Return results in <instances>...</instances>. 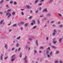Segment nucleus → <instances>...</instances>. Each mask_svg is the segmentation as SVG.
Listing matches in <instances>:
<instances>
[{
  "mask_svg": "<svg viewBox=\"0 0 63 63\" xmlns=\"http://www.w3.org/2000/svg\"><path fill=\"white\" fill-rule=\"evenodd\" d=\"M27 59V56H26L25 57V58H24V60H25V63H27V60H26Z\"/></svg>",
  "mask_w": 63,
  "mask_h": 63,
  "instance_id": "nucleus-3",
  "label": "nucleus"
},
{
  "mask_svg": "<svg viewBox=\"0 0 63 63\" xmlns=\"http://www.w3.org/2000/svg\"><path fill=\"white\" fill-rule=\"evenodd\" d=\"M48 37H47L46 38V40H48Z\"/></svg>",
  "mask_w": 63,
  "mask_h": 63,
  "instance_id": "nucleus-62",
  "label": "nucleus"
},
{
  "mask_svg": "<svg viewBox=\"0 0 63 63\" xmlns=\"http://www.w3.org/2000/svg\"><path fill=\"white\" fill-rule=\"evenodd\" d=\"M47 49H49V50H50V47H48V48H47Z\"/></svg>",
  "mask_w": 63,
  "mask_h": 63,
  "instance_id": "nucleus-44",
  "label": "nucleus"
},
{
  "mask_svg": "<svg viewBox=\"0 0 63 63\" xmlns=\"http://www.w3.org/2000/svg\"><path fill=\"white\" fill-rule=\"evenodd\" d=\"M10 22V23H9L8 24V26H10V25H11V22Z\"/></svg>",
  "mask_w": 63,
  "mask_h": 63,
  "instance_id": "nucleus-51",
  "label": "nucleus"
},
{
  "mask_svg": "<svg viewBox=\"0 0 63 63\" xmlns=\"http://www.w3.org/2000/svg\"><path fill=\"white\" fill-rule=\"evenodd\" d=\"M32 22L34 24H35V20H32Z\"/></svg>",
  "mask_w": 63,
  "mask_h": 63,
  "instance_id": "nucleus-22",
  "label": "nucleus"
},
{
  "mask_svg": "<svg viewBox=\"0 0 63 63\" xmlns=\"http://www.w3.org/2000/svg\"><path fill=\"white\" fill-rule=\"evenodd\" d=\"M3 54H1V56L0 57V60H3Z\"/></svg>",
  "mask_w": 63,
  "mask_h": 63,
  "instance_id": "nucleus-5",
  "label": "nucleus"
},
{
  "mask_svg": "<svg viewBox=\"0 0 63 63\" xmlns=\"http://www.w3.org/2000/svg\"><path fill=\"white\" fill-rule=\"evenodd\" d=\"M47 56L48 57V58H49V57H50V56L48 54L47 55Z\"/></svg>",
  "mask_w": 63,
  "mask_h": 63,
  "instance_id": "nucleus-45",
  "label": "nucleus"
},
{
  "mask_svg": "<svg viewBox=\"0 0 63 63\" xmlns=\"http://www.w3.org/2000/svg\"><path fill=\"white\" fill-rule=\"evenodd\" d=\"M37 24H40V22H39V20H38L37 21Z\"/></svg>",
  "mask_w": 63,
  "mask_h": 63,
  "instance_id": "nucleus-35",
  "label": "nucleus"
},
{
  "mask_svg": "<svg viewBox=\"0 0 63 63\" xmlns=\"http://www.w3.org/2000/svg\"><path fill=\"white\" fill-rule=\"evenodd\" d=\"M44 1V0H40V2H43Z\"/></svg>",
  "mask_w": 63,
  "mask_h": 63,
  "instance_id": "nucleus-56",
  "label": "nucleus"
},
{
  "mask_svg": "<svg viewBox=\"0 0 63 63\" xmlns=\"http://www.w3.org/2000/svg\"><path fill=\"white\" fill-rule=\"evenodd\" d=\"M29 47V46L27 45V46H26V47H25V48H26V49H27L28 48V47Z\"/></svg>",
  "mask_w": 63,
  "mask_h": 63,
  "instance_id": "nucleus-13",
  "label": "nucleus"
},
{
  "mask_svg": "<svg viewBox=\"0 0 63 63\" xmlns=\"http://www.w3.org/2000/svg\"><path fill=\"white\" fill-rule=\"evenodd\" d=\"M21 49V48L20 47H19L18 49V50H17V51H18V52H19V51H20V50Z\"/></svg>",
  "mask_w": 63,
  "mask_h": 63,
  "instance_id": "nucleus-17",
  "label": "nucleus"
},
{
  "mask_svg": "<svg viewBox=\"0 0 63 63\" xmlns=\"http://www.w3.org/2000/svg\"><path fill=\"white\" fill-rule=\"evenodd\" d=\"M33 23H31V25H33Z\"/></svg>",
  "mask_w": 63,
  "mask_h": 63,
  "instance_id": "nucleus-55",
  "label": "nucleus"
},
{
  "mask_svg": "<svg viewBox=\"0 0 63 63\" xmlns=\"http://www.w3.org/2000/svg\"><path fill=\"white\" fill-rule=\"evenodd\" d=\"M13 25L14 27H16L17 26V24L16 23L15 24Z\"/></svg>",
  "mask_w": 63,
  "mask_h": 63,
  "instance_id": "nucleus-9",
  "label": "nucleus"
},
{
  "mask_svg": "<svg viewBox=\"0 0 63 63\" xmlns=\"http://www.w3.org/2000/svg\"><path fill=\"white\" fill-rule=\"evenodd\" d=\"M55 33H56V30H54L53 32L52 33L53 36L55 35Z\"/></svg>",
  "mask_w": 63,
  "mask_h": 63,
  "instance_id": "nucleus-4",
  "label": "nucleus"
},
{
  "mask_svg": "<svg viewBox=\"0 0 63 63\" xmlns=\"http://www.w3.org/2000/svg\"><path fill=\"white\" fill-rule=\"evenodd\" d=\"M19 45V44H18V43H17L16 44V47H18Z\"/></svg>",
  "mask_w": 63,
  "mask_h": 63,
  "instance_id": "nucleus-11",
  "label": "nucleus"
},
{
  "mask_svg": "<svg viewBox=\"0 0 63 63\" xmlns=\"http://www.w3.org/2000/svg\"><path fill=\"white\" fill-rule=\"evenodd\" d=\"M25 25L26 26H27V25H28V23H27L26 24H25Z\"/></svg>",
  "mask_w": 63,
  "mask_h": 63,
  "instance_id": "nucleus-37",
  "label": "nucleus"
},
{
  "mask_svg": "<svg viewBox=\"0 0 63 63\" xmlns=\"http://www.w3.org/2000/svg\"><path fill=\"white\" fill-rule=\"evenodd\" d=\"M32 16H30L29 17V18L30 19H31V18H32Z\"/></svg>",
  "mask_w": 63,
  "mask_h": 63,
  "instance_id": "nucleus-60",
  "label": "nucleus"
},
{
  "mask_svg": "<svg viewBox=\"0 0 63 63\" xmlns=\"http://www.w3.org/2000/svg\"><path fill=\"white\" fill-rule=\"evenodd\" d=\"M59 53V51H57L56 52V54H58Z\"/></svg>",
  "mask_w": 63,
  "mask_h": 63,
  "instance_id": "nucleus-23",
  "label": "nucleus"
},
{
  "mask_svg": "<svg viewBox=\"0 0 63 63\" xmlns=\"http://www.w3.org/2000/svg\"><path fill=\"white\" fill-rule=\"evenodd\" d=\"M21 14L22 15H24V13L23 12H22L21 13Z\"/></svg>",
  "mask_w": 63,
  "mask_h": 63,
  "instance_id": "nucleus-31",
  "label": "nucleus"
},
{
  "mask_svg": "<svg viewBox=\"0 0 63 63\" xmlns=\"http://www.w3.org/2000/svg\"><path fill=\"white\" fill-rule=\"evenodd\" d=\"M5 47L6 48V49H7V48H8V47L7 46V45L5 44Z\"/></svg>",
  "mask_w": 63,
  "mask_h": 63,
  "instance_id": "nucleus-14",
  "label": "nucleus"
},
{
  "mask_svg": "<svg viewBox=\"0 0 63 63\" xmlns=\"http://www.w3.org/2000/svg\"><path fill=\"white\" fill-rule=\"evenodd\" d=\"M62 38H60L59 40V42H61L62 41Z\"/></svg>",
  "mask_w": 63,
  "mask_h": 63,
  "instance_id": "nucleus-18",
  "label": "nucleus"
},
{
  "mask_svg": "<svg viewBox=\"0 0 63 63\" xmlns=\"http://www.w3.org/2000/svg\"><path fill=\"white\" fill-rule=\"evenodd\" d=\"M22 53L20 52V58H21V57L22 56Z\"/></svg>",
  "mask_w": 63,
  "mask_h": 63,
  "instance_id": "nucleus-12",
  "label": "nucleus"
},
{
  "mask_svg": "<svg viewBox=\"0 0 63 63\" xmlns=\"http://www.w3.org/2000/svg\"><path fill=\"white\" fill-rule=\"evenodd\" d=\"M3 21H4V20H1L0 22V24H2V23L3 22Z\"/></svg>",
  "mask_w": 63,
  "mask_h": 63,
  "instance_id": "nucleus-15",
  "label": "nucleus"
},
{
  "mask_svg": "<svg viewBox=\"0 0 63 63\" xmlns=\"http://www.w3.org/2000/svg\"><path fill=\"white\" fill-rule=\"evenodd\" d=\"M15 49V48H12V49L11 50H14V49Z\"/></svg>",
  "mask_w": 63,
  "mask_h": 63,
  "instance_id": "nucleus-49",
  "label": "nucleus"
},
{
  "mask_svg": "<svg viewBox=\"0 0 63 63\" xmlns=\"http://www.w3.org/2000/svg\"><path fill=\"white\" fill-rule=\"evenodd\" d=\"M12 11V10H11V9H8L7 10V11H8V12H10V11Z\"/></svg>",
  "mask_w": 63,
  "mask_h": 63,
  "instance_id": "nucleus-25",
  "label": "nucleus"
},
{
  "mask_svg": "<svg viewBox=\"0 0 63 63\" xmlns=\"http://www.w3.org/2000/svg\"><path fill=\"white\" fill-rule=\"evenodd\" d=\"M47 25H45L44 26V27H47Z\"/></svg>",
  "mask_w": 63,
  "mask_h": 63,
  "instance_id": "nucleus-58",
  "label": "nucleus"
},
{
  "mask_svg": "<svg viewBox=\"0 0 63 63\" xmlns=\"http://www.w3.org/2000/svg\"><path fill=\"white\" fill-rule=\"evenodd\" d=\"M29 40L30 41H32V40L33 39L31 38H30Z\"/></svg>",
  "mask_w": 63,
  "mask_h": 63,
  "instance_id": "nucleus-46",
  "label": "nucleus"
},
{
  "mask_svg": "<svg viewBox=\"0 0 63 63\" xmlns=\"http://www.w3.org/2000/svg\"><path fill=\"white\" fill-rule=\"evenodd\" d=\"M52 52H51L49 53V54H50V55H52Z\"/></svg>",
  "mask_w": 63,
  "mask_h": 63,
  "instance_id": "nucleus-36",
  "label": "nucleus"
},
{
  "mask_svg": "<svg viewBox=\"0 0 63 63\" xmlns=\"http://www.w3.org/2000/svg\"><path fill=\"white\" fill-rule=\"evenodd\" d=\"M39 53H41V52H42V51H41V50H40L39 51Z\"/></svg>",
  "mask_w": 63,
  "mask_h": 63,
  "instance_id": "nucleus-63",
  "label": "nucleus"
},
{
  "mask_svg": "<svg viewBox=\"0 0 63 63\" xmlns=\"http://www.w3.org/2000/svg\"><path fill=\"white\" fill-rule=\"evenodd\" d=\"M30 37L32 38H34V37L33 36H31Z\"/></svg>",
  "mask_w": 63,
  "mask_h": 63,
  "instance_id": "nucleus-32",
  "label": "nucleus"
},
{
  "mask_svg": "<svg viewBox=\"0 0 63 63\" xmlns=\"http://www.w3.org/2000/svg\"><path fill=\"white\" fill-rule=\"evenodd\" d=\"M12 29H10L9 31V32H11V31H12Z\"/></svg>",
  "mask_w": 63,
  "mask_h": 63,
  "instance_id": "nucleus-61",
  "label": "nucleus"
},
{
  "mask_svg": "<svg viewBox=\"0 0 63 63\" xmlns=\"http://www.w3.org/2000/svg\"><path fill=\"white\" fill-rule=\"evenodd\" d=\"M47 8H45L43 10V12H47Z\"/></svg>",
  "mask_w": 63,
  "mask_h": 63,
  "instance_id": "nucleus-6",
  "label": "nucleus"
},
{
  "mask_svg": "<svg viewBox=\"0 0 63 63\" xmlns=\"http://www.w3.org/2000/svg\"><path fill=\"white\" fill-rule=\"evenodd\" d=\"M37 52V51L36 50H35L34 51V53H35V54H36Z\"/></svg>",
  "mask_w": 63,
  "mask_h": 63,
  "instance_id": "nucleus-20",
  "label": "nucleus"
},
{
  "mask_svg": "<svg viewBox=\"0 0 63 63\" xmlns=\"http://www.w3.org/2000/svg\"><path fill=\"white\" fill-rule=\"evenodd\" d=\"M20 38V36L19 37H17L16 38V40H18V39H19Z\"/></svg>",
  "mask_w": 63,
  "mask_h": 63,
  "instance_id": "nucleus-27",
  "label": "nucleus"
},
{
  "mask_svg": "<svg viewBox=\"0 0 63 63\" xmlns=\"http://www.w3.org/2000/svg\"><path fill=\"white\" fill-rule=\"evenodd\" d=\"M38 12V10H37L35 11V13H37Z\"/></svg>",
  "mask_w": 63,
  "mask_h": 63,
  "instance_id": "nucleus-50",
  "label": "nucleus"
},
{
  "mask_svg": "<svg viewBox=\"0 0 63 63\" xmlns=\"http://www.w3.org/2000/svg\"><path fill=\"white\" fill-rule=\"evenodd\" d=\"M16 51H17V49H16L15 50V53H16Z\"/></svg>",
  "mask_w": 63,
  "mask_h": 63,
  "instance_id": "nucleus-57",
  "label": "nucleus"
},
{
  "mask_svg": "<svg viewBox=\"0 0 63 63\" xmlns=\"http://www.w3.org/2000/svg\"><path fill=\"white\" fill-rule=\"evenodd\" d=\"M52 47L54 49H55V48H56V47H55V46H52Z\"/></svg>",
  "mask_w": 63,
  "mask_h": 63,
  "instance_id": "nucleus-10",
  "label": "nucleus"
},
{
  "mask_svg": "<svg viewBox=\"0 0 63 63\" xmlns=\"http://www.w3.org/2000/svg\"><path fill=\"white\" fill-rule=\"evenodd\" d=\"M55 63H58V62L57 61H55Z\"/></svg>",
  "mask_w": 63,
  "mask_h": 63,
  "instance_id": "nucleus-34",
  "label": "nucleus"
},
{
  "mask_svg": "<svg viewBox=\"0 0 63 63\" xmlns=\"http://www.w3.org/2000/svg\"><path fill=\"white\" fill-rule=\"evenodd\" d=\"M15 12H13V13H12V15H15Z\"/></svg>",
  "mask_w": 63,
  "mask_h": 63,
  "instance_id": "nucleus-29",
  "label": "nucleus"
},
{
  "mask_svg": "<svg viewBox=\"0 0 63 63\" xmlns=\"http://www.w3.org/2000/svg\"><path fill=\"white\" fill-rule=\"evenodd\" d=\"M6 16H8V15H9L8 16V18H9V17H10V16H11V14L10 13H9V12H8L6 13Z\"/></svg>",
  "mask_w": 63,
  "mask_h": 63,
  "instance_id": "nucleus-2",
  "label": "nucleus"
},
{
  "mask_svg": "<svg viewBox=\"0 0 63 63\" xmlns=\"http://www.w3.org/2000/svg\"><path fill=\"white\" fill-rule=\"evenodd\" d=\"M36 27H37V26H34L33 28L34 29H35V28H36Z\"/></svg>",
  "mask_w": 63,
  "mask_h": 63,
  "instance_id": "nucleus-42",
  "label": "nucleus"
},
{
  "mask_svg": "<svg viewBox=\"0 0 63 63\" xmlns=\"http://www.w3.org/2000/svg\"><path fill=\"white\" fill-rule=\"evenodd\" d=\"M7 59V57H6L5 58H4V59L5 60H6Z\"/></svg>",
  "mask_w": 63,
  "mask_h": 63,
  "instance_id": "nucleus-52",
  "label": "nucleus"
},
{
  "mask_svg": "<svg viewBox=\"0 0 63 63\" xmlns=\"http://www.w3.org/2000/svg\"><path fill=\"white\" fill-rule=\"evenodd\" d=\"M46 54H48L49 52H48V51H47L46 52Z\"/></svg>",
  "mask_w": 63,
  "mask_h": 63,
  "instance_id": "nucleus-21",
  "label": "nucleus"
},
{
  "mask_svg": "<svg viewBox=\"0 0 63 63\" xmlns=\"http://www.w3.org/2000/svg\"><path fill=\"white\" fill-rule=\"evenodd\" d=\"M54 21H52L51 22V23H54Z\"/></svg>",
  "mask_w": 63,
  "mask_h": 63,
  "instance_id": "nucleus-40",
  "label": "nucleus"
},
{
  "mask_svg": "<svg viewBox=\"0 0 63 63\" xmlns=\"http://www.w3.org/2000/svg\"><path fill=\"white\" fill-rule=\"evenodd\" d=\"M3 2V0H2L0 2V4H2Z\"/></svg>",
  "mask_w": 63,
  "mask_h": 63,
  "instance_id": "nucleus-24",
  "label": "nucleus"
},
{
  "mask_svg": "<svg viewBox=\"0 0 63 63\" xmlns=\"http://www.w3.org/2000/svg\"><path fill=\"white\" fill-rule=\"evenodd\" d=\"M36 46L38 45V40H36Z\"/></svg>",
  "mask_w": 63,
  "mask_h": 63,
  "instance_id": "nucleus-8",
  "label": "nucleus"
},
{
  "mask_svg": "<svg viewBox=\"0 0 63 63\" xmlns=\"http://www.w3.org/2000/svg\"><path fill=\"white\" fill-rule=\"evenodd\" d=\"M10 4H12L13 3V1H12L10 2Z\"/></svg>",
  "mask_w": 63,
  "mask_h": 63,
  "instance_id": "nucleus-43",
  "label": "nucleus"
},
{
  "mask_svg": "<svg viewBox=\"0 0 63 63\" xmlns=\"http://www.w3.org/2000/svg\"><path fill=\"white\" fill-rule=\"evenodd\" d=\"M15 56V55H13L12 57L11 58L12 59H11V61L13 62L14 60H15V58L14 57Z\"/></svg>",
  "mask_w": 63,
  "mask_h": 63,
  "instance_id": "nucleus-1",
  "label": "nucleus"
},
{
  "mask_svg": "<svg viewBox=\"0 0 63 63\" xmlns=\"http://www.w3.org/2000/svg\"><path fill=\"white\" fill-rule=\"evenodd\" d=\"M58 24H60V21L58 22Z\"/></svg>",
  "mask_w": 63,
  "mask_h": 63,
  "instance_id": "nucleus-64",
  "label": "nucleus"
},
{
  "mask_svg": "<svg viewBox=\"0 0 63 63\" xmlns=\"http://www.w3.org/2000/svg\"><path fill=\"white\" fill-rule=\"evenodd\" d=\"M53 1V0H50V1L49 2V3H51Z\"/></svg>",
  "mask_w": 63,
  "mask_h": 63,
  "instance_id": "nucleus-19",
  "label": "nucleus"
},
{
  "mask_svg": "<svg viewBox=\"0 0 63 63\" xmlns=\"http://www.w3.org/2000/svg\"><path fill=\"white\" fill-rule=\"evenodd\" d=\"M43 16H43V15H41V16H40V17H43Z\"/></svg>",
  "mask_w": 63,
  "mask_h": 63,
  "instance_id": "nucleus-48",
  "label": "nucleus"
},
{
  "mask_svg": "<svg viewBox=\"0 0 63 63\" xmlns=\"http://www.w3.org/2000/svg\"><path fill=\"white\" fill-rule=\"evenodd\" d=\"M20 24H24V22H21Z\"/></svg>",
  "mask_w": 63,
  "mask_h": 63,
  "instance_id": "nucleus-33",
  "label": "nucleus"
},
{
  "mask_svg": "<svg viewBox=\"0 0 63 63\" xmlns=\"http://www.w3.org/2000/svg\"><path fill=\"white\" fill-rule=\"evenodd\" d=\"M58 15L59 16H62V15H61V14H60V13L58 14Z\"/></svg>",
  "mask_w": 63,
  "mask_h": 63,
  "instance_id": "nucleus-30",
  "label": "nucleus"
},
{
  "mask_svg": "<svg viewBox=\"0 0 63 63\" xmlns=\"http://www.w3.org/2000/svg\"><path fill=\"white\" fill-rule=\"evenodd\" d=\"M14 4H15V5H16V1H14Z\"/></svg>",
  "mask_w": 63,
  "mask_h": 63,
  "instance_id": "nucleus-38",
  "label": "nucleus"
},
{
  "mask_svg": "<svg viewBox=\"0 0 63 63\" xmlns=\"http://www.w3.org/2000/svg\"><path fill=\"white\" fill-rule=\"evenodd\" d=\"M22 29H23V28L22 27H21L20 28V30H22Z\"/></svg>",
  "mask_w": 63,
  "mask_h": 63,
  "instance_id": "nucleus-39",
  "label": "nucleus"
},
{
  "mask_svg": "<svg viewBox=\"0 0 63 63\" xmlns=\"http://www.w3.org/2000/svg\"><path fill=\"white\" fill-rule=\"evenodd\" d=\"M52 40L53 41H55V40H56V39H55V38H54Z\"/></svg>",
  "mask_w": 63,
  "mask_h": 63,
  "instance_id": "nucleus-28",
  "label": "nucleus"
},
{
  "mask_svg": "<svg viewBox=\"0 0 63 63\" xmlns=\"http://www.w3.org/2000/svg\"><path fill=\"white\" fill-rule=\"evenodd\" d=\"M60 27H61V28H62V25H60Z\"/></svg>",
  "mask_w": 63,
  "mask_h": 63,
  "instance_id": "nucleus-54",
  "label": "nucleus"
},
{
  "mask_svg": "<svg viewBox=\"0 0 63 63\" xmlns=\"http://www.w3.org/2000/svg\"><path fill=\"white\" fill-rule=\"evenodd\" d=\"M39 1V0H36L35 1V3H37L38 2V1Z\"/></svg>",
  "mask_w": 63,
  "mask_h": 63,
  "instance_id": "nucleus-26",
  "label": "nucleus"
},
{
  "mask_svg": "<svg viewBox=\"0 0 63 63\" xmlns=\"http://www.w3.org/2000/svg\"><path fill=\"white\" fill-rule=\"evenodd\" d=\"M57 42V41H54L53 42V44H56V43Z\"/></svg>",
  "mask_w": 63,
  "mask_h": 63,
  "instance_id": "nucleus-16",
  "label": "nucleus"
},
{
  "mask_svg": "<svg viewBox=\"0 0 63 63\" xmlns=\"http://www.w3.org/2000/svg\"><path fill=\"white\" fill-rule=\"evenodd\" d=\"M26 6L28 9H30L31 8V7L28 5H27Z\"/></svg>",
  "mask_w": 63,
  "mask_h": 63,
  "instance_id": "nucleus-7",
  "label": "nucleus"
},
{
  "mask_svg": "<svg viewBox=\"0 0 63 63\" xmlns=\"http://www.w3.org/2000/svg\"><path fill=\"white\" fill-rule=\"evenodd\" d=\"M60 62L61 63H62V61L61 60H60Z\"/></svg>",
  "mask_w": 63,
  "mask_h": 63,
  "instance_id": "nucleus-53",
  "label": "nucleus"
},
{
  "mask_svg": "<svg viewBox=\"0 0 63 63\" xmlns=\"http://www.w3.org/2000/svg\"><path fill=\"white\" fill-rule=\"evenodd\" d=\"M49 46H51V43H49Z\"/></svg>",
  "mask_w": 63,
  "mask_h": 63,
  "instance_id": "nucleus-47",
  "label": "nucleus"
},
{
  "mask_svg": "<svg viewBox=\"0 0 63 63\" xmlns=\"http://www.w3.org/2000/svg\"><path fill=\"white\" fill-rule=\"evenodd\" d=\"M40 48L41 49H43V47H40Z\"/></svg>",
  "mask_w": 63,
  "mask_h": 63,
  "instance_id": "nucleus-59",
  "label": "nucleus"
},
{
  "mask_svg": "<svg viewBox=\"0 0 63 63\" xmlns=\"http://www.w3.org/2000/svg\"><path fill=\"white\" fill-rule=\"evenodd\" d=\"M0 14H1V15H2L3 14V13L2 12H0Z\"/></svg>",
  "mask_w": 63,
  "mask_h": 63,
  "instance_id": "nucleus-41",
  "label": "nucleus"
}]
</instances>
